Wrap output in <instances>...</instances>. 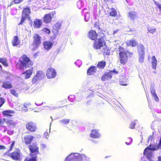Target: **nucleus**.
<instances>
[{"label": "nucleus", "mask_w": 161, "mask_h": 161, "mask_svg": "<svg viewBox=\"0 0 161 161\" xmlns=\"http://www.w3.org/2000/svg\"><path fill=\"white\" fill-rule=\"evenodd\" d=\"M152 145L150 144L149 147H147L144 150L143 152V154L146 155L147 158H150L152 155V151H154L157 150L156 147L151 148V147Z\"/></svg>", "instance_id": "1a4fd4ad"}, {"label": "nucleus", "mask_w": 161, "mask_h": 161, "mask_svg": "<svg viewBox=\"0 0 161 161\" xmlns=\"http://www.w3.org/2000/svg\"><path fill=\"white\" fill-rule=\"evenodd\" d=\"M33 65V62L29 57L25 54H23L20 58L19 62L17 64V68L20 70L29 68Z\"/></svg>", "instance_id": "f03ea898"}, {"label": "nucleus", "mask_w": 161, "mask_h": 161, "mask_svg": "<svg viewBox=\"0 0 161 161\" xmlns=\"http://www.w3.org/2000/svg\"><path fill=\"white\" fill-rule=\"evenodd\" d=\"M148 31L150 33L153 34L156 31V29L153 28H148Z\"/></svg>", "instance_id": "a19ab883"}, {"label": "nucleus", "mask_w": 161, "mask_h": 161, "mask_svg": "<svg viewBox=\"0 0 161 161\" xmlns=\"http://www.w3.org/2000/svg\"><path fill=\"white\" fill-rule=\"evenodd\" d=\"M37 156H35V157L31 158H25L24 161H37Z\"/></svg>", "instance_id": "4c0bfd02"}, {"label": "nucleus", "mask_w": 161, "mask_h": 161, "mask_svg": "<svg viewBox=\"0 0 161 161\" xmlns=\"http://www.w3.org/2000/svg\"><path fill=\"white\" fill-rule=\"evenodd\" d=\"M2 87L5 89H9L12 88V86L8 81H4L3 82Z\"/></svg>", "instance_id": "cd10ccee"}, {"label": "nucleus", "mask_w": 161, "mask_h": 161, "mask_svg": "<svg viewBox=\"0 0 161 161\" xmlns=\"http://www.w3.org/2000/svg\"><path fill=\"white\" fill-rule=\"evenodd\" d=\"M75 96L73 95H70L68 97L69 100L71 102H73L75 99Z\"/></svg>", "instance_id": "09e8293b"}, {"label": "nucleus", "mask_w": 161, "mask_h": 161, "mask_svg": "<svg viewBox=\"0 0 161 161\" xmlns=\"http://www.w3.org/2000/svg\"><path fill=\"white\" fill-rule=\"evenodd\" d=\"M127 79L126 78H124L120 80L119 84L122 86H127L128 85L127 84Z\"/></svg>", "instance_id": "f704fd0d"}, {"label": "nucleus", "mask_w": 161, "mask_h": 161, "mask_svg": "<svg viewBox=\"0 0 161 161\" xmlns=\"http://www.w3.org/2000/svg\"><path fill=\"white\" fill-rule=\"evenodd\" d=\"M139 55V61L142 63L144 62L145 54H138Z\"/></svg>", "instance_id": "e433bc0d"}, {"label": "nucleus", "mask_w": 161, "mask_h": 161, "mask_svg": "<svg viewBox=\"0 0 161 161\" xmlns=\"http://www.w3.org/2000/svg\"><path fill=\"white\" fill-rule=\"evenodd\" d=\"M56 0H47V3L50 8L49 9H53L55 8V5L56 3Z\"/></svg>", "instance_id": "bb28decb"}, {"label": "nucleus", "mask_w": 161, "mask_h": 161, "mask_svg": "<svg viewBox=\"0 0 161 161\" xmlns=\"http://www.w3.org/2000/svg\"><path fill=\"white\" fill-rule=\"evenodd\" d=\"M112 74L111 72H106L102 76L101 79L103 81H105L110 79L112 78Z\"/></svg>", "instance_id": "2eb2a0df"}, {"label": "nucleus", "mask_w": 161, "mask_h": 161, "mask_svg": "<svg viewBox=\"0 0 161 161\" xmlns=\"http://www.w3.org/2000/svg\"><path fill=\"white\" fill-rule=\"evenodd\" d=\"M106 62L105 60H102L98 62L96 67L99 69H103L106 66Z\"/></svg>", "instance_id": "393cba45"}, {"label": "nucleus", "mask_w": 161, "mask_h": 161, "mask_svg": "<svg viewBox=\"0 0 161 161\" xmlns=\"http://www.w3.org/2000/svg\"><path fill=\"white\" fill-rule=\"evenodd\" d=\"M98 34L95 31L91 30L90 31L88 34V37L92 40H95L93 45L94 48L96 50L101 49L103 46L106 44L105 41L103 36L97 39Z\"/></svg>", "instance_id": "f257e3e1"}, {"label": "nucleus", "mask_w": 161, "mask_h": 161, "mask_svg": "<svg viewBox=\"0 0 161 161\" xmlns=\"http://www.w3.org/2000/svg\"><path fill=\"white\" fill-rule=\"evenodd\" d=\"M24 107L28 109H31L32 108L31 105L30 103H25L24 104Z\"/></svg>", "instance_id": "49530a36"}, {"label": "nucleus", "mask_w": 161, "mask_h": 161, "mask_svg": "<svg viewBox=\"0 0 161 161\" xmlns=\"http://www.w3.org/2000/svg\"><path fill=\"white\" fill-rule=\"evenodd\" d=\"M138 54H145V47L142 44H139L137 47Z\"/></svg>", "instance_id": "a878e982"}, {"label": "nucleus", "mask_w": 161, "mask_h": 161, "mask_svg": "<svg viewBox=\"0 0 161 161\" xmlns=\"http://www.w3.org/2000/svg\"><path fill=\"white\" fill-rule=\"evenodd\" d=\"M119 59L120 64L125 65L127 62L128 57L126 51L121 46H119L118 48Z\"/></svg>", "instance_id": "20e7f679"}, {"label": "nucleus", "mask_w": 161, "mask_h": 161, "mask_svg": "<svg viewBox=\"0 0 161 161\" xmlns=\"http://www.w3.org/2000/svg\"><path fill=\"white\" fill-rule=\"evenodd\" d=\"M7 126L10 128H14L15 127L17 123L14 120L11 119H8L5 121Z\"/></svg>", "instance_id": "f3484780"}, {"label": "nucleus", "mask_w": 161, "mask_h": 161, "mask_svg": "<svg viewBox=\"0 0 161 161\" xmlns=\"http://www.w3.org/2000/svg\"><path fill=\"white\" fill-rule=\"evenodd\" d=\"M109 157V156H106V157H105V158H107L108 157Z\"/></svg>", "instance_id": "680f3d73"}, {"label": "nucleus", "mask_w": 161, "mask_h": 161, "mask_svg": "<svg viewBox=\"0 0 161 161\" xmlns=\"http://www.w3.org/2000/svg\"><path fill=\"white\" fill-rule=\"evenodd\" d=\"M110 72H111V73L112 74V75H113V73H114L115 74H117L119 73L118 71H116L115 69H114L113 70L110 71Z\"/></svg>", "instance_id": "5fc2aeb1"}, {"label": "nucleus", "mask_w": 161, "mask_h": 161, "mask_svg": "<svg viewBox=\"0 0 161 161\" xmlns=\"http://www.w3.org/2000/svg\"><path fill=\"white\" fill-rule=\"evenodd\" d=\"M42 44L45 50L48 51L53 47V43L50 41H46L43 42Z\"/></svg>", "instance_id": "4468645a"}, {"label": "nucleus", "mask_w": 161, "mask_h": 161, "mask_svg": "<svg viewBox=\"0 0 161 161\" xmlns=\"http://www.w3.org/2000/svg\"><path fill=\"white\" fill-rule=\"evenodd\" d=\"M102 51L103 56L108 55L110 54V49L108 47L105 46L103 48Z\"/></svg>", "instance_id": "7c9ffc66"}, {"label": "nucleus", "mask_w": 161, "mask_h": 161, "mask_svg": "<svg viewBox=\"0 0 161 161\" xmlns=\"http://www.w3.org/2000/svg\"><path fill=\"white\" fill-rule=\"evenodd\" d=\"M39 79H40L38 78V77L36 75L33 77L32 78V82L33 83H35Z\"/></svg>", "instance_id": "a18cd8bd"}, {"label": "nucleus", "mask_w": 161, "mask_h": 161, "mask_svg": "<svg viewBox=\"0 0 161 161\" xmlns=\"http://www.w3.org/2000/svg\"><path fill=\"white\" fill-rule=\"evenodd\" d=\"M33 69V67H31L22 73V74L25 75V79H29L31 77V75L32 74Z\"/></svg>", "instance_id": "aec40b11"}, {"label": "nucleus", "mask_w": 161, "mask_h": 161, "mask_svg": "<svg viewBox=\"0 0 161 161\" xmlns=\"http://www.w3.org/2000/svg\"><path fill=\"white\" fill-rule=\"evenodd\" d=\"M44 73L41 70L38 71L36 73V75L40 79H41L44 76Z\"/></svg>", "instance_id": "c9c22d12"}, {"label": "nucleus", "mask_w": 161, "mask_h": 161, "mask_svg": "<svg viewBox=\"0 0 161 161\" xmlns=\"http://www.w3.org/2000/svg\"><path fill=\"white\" fill-rule=\"evenodd\" d=\"M126 44L128 46L132 47H135L137 44L136 42L134 40H129L126 42Z\"/></svg>", "instance_id": "2f4dec72"}, {"label": "nucleus", "mask_w": 161, "mask_h": 161, "mask_svg": "<svg viewBox=\"0 0 161 161\" xmlns=\"http://www.w3.org/2000/svg\"><path fill=\"white\" fill-rule=\"evenodd\" d=\"M44 135L46 138H47L48 137V133L47 132H45L44 133Z\"/></svg>", "instance_id": "4d7b16f0"}, {"label": "nucleus", "mask_w": 161, "mask_h": 161, "mask_svg": "<svg viewBox=\"0 0 161 161\" xmlns=\"http://www.w3.org/2000/svg\"><path fill=\"white\" fill-rule=\"evenodd\" d=\"M6 149V147L4 146L3 145H0V149Z\"/></svg>", "instance_id": "13d9d810"}, {"label": "nucleus", "mask_w": 161, "mask_h": 161, "mask_svg": "<svg viewBox=\"0 0 161 161\" xmlns=\"http://www.w3.org/2000/svg\"><path fill=\"white\" fill-rule=\"evenodd\" d=\"M6 121V119L3 118V119H0V126L4 125V123Z\"/></svg>", "instance_id": "8fccbe9b"}, {"label": "nucleus", "mask_w": 161, "mask_h": 161, "mask_svg": "<svg viewBox=\"0 0 161 161\" xmlns=\"http://www.w3.org/2000/svg\"><path fill=\"white\" fill-rule=\"evenodd\" d=\"M55 14V11H53L50 13L45 14L43 17V22L46 24L51 23Z\"/></svg>", "instance_id": "6e6552de"}, {"label": "nucleus", "mask_w": 161, "mask_h": 161, "mask_svg": "<svg viewBox=\"0 0 161 161\" xmlns=\"http://www.w3.org/2000/svg\"><path fill=\"white\" fill-rule=\"evenodd\" d=\"M5 102L4 99L1 97H0V108L2 107Z\"/></svg>", "instance_id": "c03bdc74"}, {"label": "nucleus", "mask_w": 161, "mask_h": 161, "mask_svg": "<svg viewBox=\"0 0 161 161\" xmlns=\"http://www.w3.org/2000/svg\"><path fill=\"white\" fill-rule=\"evenodd\" d=\"M97 70V67L93 65L90 66L88 69L87 73V74L89 75H93Z\"/></svg>", "instance_id": "a211bd4d"}, {"label": "nucleus", "mask_w": 161, "mask_h": 161, "mask_svg": "<svg viewBox=\"0 0 161 161\" xmlns=\"http://www.w3.org/2000/svg\"><path fill=\"white\" fill-rule=\"evenodd\" d=\"M42 31L48 35L50 34L51 33L50 30L47 28H43L42 30Z\"/></svg>", "instance_id": "79ce46f5"}, {"label": "nucleus", "mask_w": 161, "mask_h": 161, "mask_svg": "<svg viewBox=\"0 0 161 161\" xmlns=\"http://www.w3.org/2000/svg\"><path fill=\"white\" fill-rule=\"evenodd\" d=\"M34 138V137L30 135H25L24 137V142L26 145L31 143Z\"/></svg>", "instance_id": "ddd939ff"}, {"label": "nucleus", "mask_w": 161, "mask_h": 161, "mask_svg": "<svg viewBox=\"0 0 161 161\" xmlns=\"http://www.w3.org/2000/svg\"><path fill=\"white\" fill-rule=\"evenodd\" d=\"M2 66L0 64V69L1 70H2Z\"/></svg>", "instance_id": "bf43d9fd"}, {"label": "nucleus", "mask_w": 161, "mask_h": 161, "mask_svg": "<svg viewBox=\"0 0 161 161\" xmlns=\"http://www.w3.org/2000/svg\"><path fill=\"white\" fill-rule=\"evenodd\" d=\"M136 124V123L135 122H131L130 125V128L132 129H134Z\"/></svg>", "instance_id": "de8ad7c7"}, {"label": "nucleus", "mask_w": 161, "mask_h": 161, "mask_svg": "<svg viewBox=\"0 0 161 161\" xmlns=\"http://www.w3.org/2000/svg\"><path fill=\"white\" fill-rule=\"evenodd\" d=\"M14 4H15L14 2V1H12L11 2L10 4H8V7H11L12 5H13Z\"/></svg>", "instance_id": "6e6d98bb"}, {"label": "nucleus", "mask_w": 161, "mask_h": 161, "mask_svg": "<svg viewBox=\"0 0 161 161\" xmlns=\"http://www.w3.org/2000/svg\"><path fill=\"white\" fill-rule=\"evenodd\" d=\"M156 148H157V150L159 148H161V138L160 139L158 144Z\"/></svg>", "instance_id": "603ef678"}, {"label": "nucleus", "mask_w": 161, "mask_h": 161, "mask_svg": "<svg viewBox=\"0 0 161 161\" xmlns=\"http://www.w3.org/2000/svg\"><path fill=\"white\" fill-rule=\"evenodd\" d=\"M108 10L107 11L108 14L110 16L115 17L117 15V12L115 8H108Z\"/></svg>", "instance_id": "4be33fe9"}, {"label": "nucleus", "mask_w": 161, "mask_h": 161, "mask_svg": "<svg viewBox=\"0 0 161 161\" xmlns=\"http://www.w3.org/2000/svg\"><path fill=\"white\" fill-rule=\"evenodd\" d=\"M33 41L31 44L29 45V48L32 51L36 50L41 44V37L37 34H35L33 36Z\"/></svg>", "instance_id": "39448f33"}, {"label": "nucleus", "mask_w": 161, "mask_h": 161, "mask_svg": "<svg viewBox=\"0 0 161 161\" xmlns=\"http://www.w3.org/2000/svg\"><path fill=\"white\" fill-rule=\"evenodd\" d=\"M126 0V1L127 2V0Z\"/></svg>", "instance_id": "69168bd1"}, {"label": "nucleus", "mask_w": 161, "mask_h": 161, "mask_svg": "<svg viewBox=\"0 0 161 161\" xmlns=\"http://www.w3.org/2000/svg\"><path fill=\"white\" fill-rule=\"evenodd\" d=\"M152 67L153 69H156L157 68V61L156 57L153 56L152 57Z\"/></svg>", "instance_id": "c85d7f7f"}, {"label": "nucleus", "mask_w": 161, "mask_h": 161, "mask_svg": "<svg viewBox=\"0 0 161 161\" xmlns=\"http://www.w3.org/2000/svg\"><path fill=\"white\" fill-rule=\"evenodd\" d=\"M42 21L40 19H35L33 22V26L36 28H39L41 27Z\"/></svg>", "instance_id": "5701e85b"}, {"label": "nucleus", "mask_w": 161, "mask_h": 161, "mask_svg": "<svg viewBox=\"0 0 161 161\" xmlns=\"http://www.w3.org/2000/svg\"><path fill=\"white\" fill-rule=\"evenodd\" d=\"M155 4L156 5L157 7L159 8L160 10L161 11V4L159 3L158 2H155Z\"/></svg>", "instance_id": "3c124183"}, {"label": "nucleus", "mask_w": 161, "mask_h": 161, "mask_svg": "<svg viewBox=\"0 0 161 161\" xmlns=\"http://www.w3.org/2000/svg\"><path fill=\"white\" fill-rule=\"evenodd\" d=\"M25 128L28 132H33L36 131L37 129L36 124L32 121H29L25 123Z\"/></svg>", "instance_id": "0eeeda50"}, {"label": "nucleus", "mask_w": 161, "mask_h": 161, "mask_svg": "<svg viewBox=\"0 0 161 161\" xmlns=\"http://www.w3.org/2000/svg\"><path fill=\"white\" fill-rule=\"evenodd\" d=\"M46 107H47V108H49V107L48 106H46Z\"/></svg>", "instance_id": "0e129e2a"}, {"label": "nucleus", "mask_w": 161, "mask_h": 161, "mask_svg": "<svg viewBox=\"0 0 161 161\" xmlns=\"http://www.w3.org/2000/svg\"><path fill=\"white\" fill-rule=\"evenodd\" d=\"M150 92L152 96L154 98L155 101L156 102H158L159 101V98L156 94L154 88H151Z\"/></svg>", "instance_id": "c756f323"}, {"label": "nucleus", "mask_w": 161, "mask_h": 161, "mask_svg": "<svg viewBox=\"0 0 161 161\" xmlns=\"http://www.w3.org/2000/svg\"><path fill=\"white\" fill-rule=\"evenodd\" d=\"M154 72V73H156V72H155V71H154V72Z\"/></svg>", "instance_id": "e2e57ef3"}, {"label": "nucleus", "mask_w": 161, "mask_h": 161, "mask_svg": "<svg viewBox=\"0 0 161 161\" xmlns=\"http://www.w3.org/2000/svg\"><path fill=\"white\" fill-rule=\"evenodd\" d=\"M10 93L14 96L15 97H17L18 96V94L17 93L15 90L14 89H11L10 90Z\"/></svg>", "instance_id": "ea45409f"}, {"label": "nucleus", "mask_w": 161, "mask_h": 161, "mask_svg": "<svg viewBox=\"0 0 161 161\" xmlns=\"http://www.w3.org/2000/svg\"><path fill=\"white\" fill-rule=\"evenodd\" d=\"M132 139L130 137H128L126 139L125 143L126 144L129 145L132 142Z\"/></svg>", "instance_id": "37998d69"}, {"label": "nucleus", "mask_w": 161, "mask_h": 161, "mask_svg": "<svg viewBox=\"0 0 161 161\" xmlns=\"http://www.w3.org/2000/svg\"><path fill=\"white\" fill-rule=\"evenodd\" d=\"M30 153H35V154L39 153V148L36 143H33L29 147Z\"/></svg>", "instance_id": "f8f14e48"}, {"label": "nucleus", "mask_w": 161, "mask_h": 161, "mask_svg": "<svg viewBox=\"0 0 161 161\" xmlns=\"http://www.w3.org/2000/svg\"><path fill=\"white\" fill-rule=\"evenodd\" d=\"M31 14V9L29 7H25L23 8L22 13L21 19L18 25H22L25 22V19L28 18L29 19H31L30 15Z\"/></svg>", "instance_id": "423d86ee"}, {"label": "nucleus", "mask_w": 161, "mask_h": 161, "mask_svg": "<svg viewBox=\"0 0 161 161\" xmlns=\"http://www.w3.org/2000/svg\"><path fill=\"white\" fill-rule=\"evenodd\" d=\"M128 16L131 19H136L137 16L136 13L135 11H131L128 13Z\"/></svg>", "instance_id": "473e14b6"}, {"label": "nucleus", "mask_w": 161, "mask_h": 161, "mask_svg": "<svg viewBox=\"0 0 161 161\" xmlns=\"http://www.w3.org/2000/svg\"><path fill=\"white\" fill-rule=\"evenodd\" d=\"M8 144H11L10 146L9 147L8 150L6 152L4 155L6 156L10 157L13 160L15 161H19L21 160L20 156V152L19 150L14 151L9 154V152L11 151L15 145V142L14 141L12 142L11 143L9 142Z\"/></svg>", "instance_id": "7ed1b4c3"}, {"label": "nucleus", "mask_w": 161, "mask_h": 161, "mask_svg": "<svg viewBox=\"0 0 161 161\" xmlns=\"http://www.w3.org/2000/svg\"><path fill=\"white\" fill-rule=\"evenodd\" d=\"M14 3L15 4H18L21 2L23 0H13Z\"/></svg>", "instance_id": "864d4df0"}, {"label": "nucleus", "mask_w": 161, "mask_h": 161, "mask_svg": "<svg viewBox=\"0 0 161 161\" xmlns=\"http://www.w3.org/2000/svg\"><path fill=\"white\" fill-rule=\"evenodd\" d=\"M55 70L51 68H48L46 71V76L48 79L54 78L56 75Z\"/></svg>", "instance_id": "9b49d317"}, {"label": "nucleus", "mask_w": 161, "mask_h": 161, "mask_svg": "<svg viewBox=\"0 0 161 161\" xmlns=\"http://www.w3.org/2000/svg\"><path fill=\"white\" fill-rule=\"evenodd\" d=\"M100 136V134L97 130L95 129L92 130L90 134V136L91 138H97Z\"/></svg>", "instance_id": "412c9836"}, {"label": "nucleus", "mask_w": 161, "mask_h": 161, "mask_svg": "<svg viewBox=\"0 0 161 161\" xmlns=\"http://www.w3.org/2000/svg\"><path fill=\"white\" fill-rule=\"evenodd\" d=\"M15 113V112L13 110H7L2 112V114L3 116L6 117H12Z\"/></svg>", "instance_id": "6ab92c4d"}, {"label": "nucleus", "mask_w": 161, "mask_h": 161, "mask_svg": "<svg viewBox=\"0 0 161 161\" xmlns=\"http://www.w3.org/2000/svg\"><path fill=\"white\" fill-rule=\"evenodd\" d=\"M0 63H1L5 67H7L8 66L7 60L5 58H0Z\"/></svg>", "instance_id": "72a5a7b5"}, {"label": "nucleus", "mask_w": 161, "mask_h": 161, "mask_svg": "<svg viewBox=\"0 0 161 161\" xmlns=\"http://www.w3.org/2000/svg\"><path fill=\"white\" fill-rule=\"evenodd\" d=\"M20 43V40L18 36H14L12 41L13 46L14 47L16 46L19 45Z\"/></svg>", "instance_id": "b1692460"}, {"label": "nucleus", "mask_w": 161, "mask_h": 161, "mask_svg": "<svg viewBox=\"0 0 161 161\" xmlns=\"http://www.w3.org/2000/svg\"><path fill=\"white\" fill-rule=\"evenodd\" d=\"M61 24L60 23L57 22L53 26L52 32L54 33V38L55 39L56 36L58 34V31L60 29Z\"/></svg>", "instance_id": "9d476101"}, {"label": "nucleus", "mask_w": 161, "mask_h": 161, "mask_svg": "<svg viewBox=\"0 0 161 161\" xmlns=\"http://www.w3.org/2000/svg\"><path fill=\"white\" fill-rule=\"evenodd\" d=\"M36 104L37 105H41V104H38V103H36Z\"/></svg>", "instance_id": "052dcab7"}, {"label": "nucleus", "mask_w": 161, "mask_h": 161, "mask_svg": "<svg viewBox=\"0 0 161 161\" xmlns=\"http://www.w3.org/2000/svg\"><path fill=\"white\" fill-rule=\"evenodd\" d=\"M65 161H90L89 158L86 157L84 155L79 156L78 157L73 160L70 161L66 159Z\"/></svg>", "instance_id": "dca6fc26"}, {"label": "nucleus", "mask_w": 161, "mask_h": 161, "mask_svg": "<svg viewBox=\"0 0 161 161\" xmlns=\"http://www.w3.org/2000/svg\"><path fill=\"white\" fill-rule=\"evenodd\" d=\"M60 122L64 124H68L70 121V119H64L60 120Z\"/></svg>", "instance_id": "58836bf2"}]
</instances>
